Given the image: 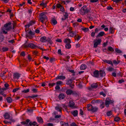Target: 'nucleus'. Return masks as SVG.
<instances>
[{
    "label": "nucleus",
    "mask_w": 126,
    "mask_h": 126,
    "mask_svg": "<svg viewBox=\"0 0 126 126\" xmlns=\"http://www.w3.org/2000/svg\"><path fill=\"white\" fill-rule=\"evenodd\" d=\"M56 8H60V11L62 12H64V7L60 4H57L56 5Z\"/></svg>",
    "instance_id": "8"
},
{
    "label": "nucleus",
    "mask_w": 126,
    "mask_h": 126,
    "mask_svg": "<svg viewBox=\"0 0 126 126\" xmlns=\"http://www.w3.org/2000/svg\"><path fill=\"white\" fill-rule=\"evenodd\" d=\"M79 114L81 115H83V111L81 109L80 110Z\"/></svg>",
    "instance_id": "64"
},
{
    "label": "nucleus",
    "mask_w": 126,
    "mask_h": 126,
    "mask_svg": "<svg viewBox=\"0 0 126 126\" xmlns=\"http://www.w3.org/2000/svg\"><path fill=\"white\" fill-rule=\"evenodd\" d=\"M64 42L65 43H70L71 42V40L70 39L68 38L65 39Z\"/></svg>",
    "instance_id": "35"
},
{
    "label": "nucleus",
    "mask_w": 126,
    "mask_h": 126,
    "mask_svg": "<svg viewBox=\"0 0 126 126\" xmlns=\"http://www.w3.org/2000/svg\"><path fill=\"white\" fill-rule=\"evenodd\" d=\"M77 33V32L76 31H72L69 33L68 36L72 37H75V36H76Z\"/></svg>",
    "instance_id": "9"
},
{
    "label": "nucleus",
    "mask_w": 126,
    "mask_h": 126,
    "mask_svg": "<svg viewBox=\"0 0 126 126\" xmlns=\"http://www.w3.org/2000/svg\"><path fill=\"white\" fill-rule=\"evenodd\" d=\"M40 20L43 23H44V20L47 19V17L45 15V13L42 12L40 14Z\"/></svg>",
    "instance_id": "3"
},
{
    "label": "nucleus",
    "mask_w": 126,
    "mask_h": 126,
    "mask_svg": "<svg viewBox=\"0 0 126 126\" xmlns=\"http://www.w3.org/2000/svg\"><path fill=\"white\" fill-rule=\"evenodd\" d=\"M35 20H32L30 21L29 23L25 25V27L26 28H29V27L32 26L33 24H34L35 23Z\"/></svg>",
    "instance_id": "10"
},
{
    "label": "nucleus",
    "mask_w": 126,
    "mask_h": 126,
    "mask_svg": "<svg viewBox=\"0 0 126 126\" xmlns=\"http://www.w3.org/2000/svg\"><path fill=\"white\" fill-rule=\"evenodd\" d=\"M56 79L64 80L65 79V77L64 76H58Z\"/></svg>",
    "instance_id": "26"
},
{
    "label": "nucleus",
    "mask_w": 126,
    "mask_h": 126,
    "mask_svg": "<svg viewBox=\"0 0 126 126\" xmlns=\"http://www.w3.org/2000/svg\"><path fill=\"white\" fill-rule=\"evenodd\" d=\"M35 34L34 32H32L31 30H30L26 34V36L30 39H31L32 38V35H34Z\"/></svg>",
    "instance_id": "6"
},
{
    "label": "nucleus",
    "mask_w": 126,
    "mask_h": 126,
    "mask_svg": "<svg viewBox=\"0 0 126 126\" xmlns=\"http://www.w3.org/2000/svg\"><path fill=\"white\" fill-rule=\"evenodd\" d=\"M58 97L60 100L64 98L65 95L63 94H60L59 96Z\"/></svg>",
    "instance_id": "32"
},
{
    "label": "nucleus",
    "mask_w": 126,
    "mask_h": 126,
    "mask_svg": "<svg viewBox=\"0 0 126 126\" xmlns=\"http://www.w3.org/2000/svg\"><path fill=\"white\" fill-rule=\"evenodd\" d=\"M75 93H76L75 92H74L72 90L70 89H67L66 92V93L68 95L74 94Z\"/></svg>",
    "instance_id": "13"
},
{
    "label": "nucleus",
    "mask_w": 126,
    "mask_h": 126,
    "mask_svg": "<svg viewBox=\"0 0 126 126\" xmlns=\"http://www.w3.org/2000/svg\"><path fill=\"white\" fill-rule=\"evenodd\" d=\"M68 14L66 12L64 13V14L63 15L64 18H62V20L64 21L66 19H67L68 17Z\"/></svg>",
    "instance_id": "18"
},
{
    "label": "nucleus",
    "mask_w": 126,
    "mask_h": 126,
    "mask_svg": "<svg viewBox=\"0 0 126 126\" xmlns=\"http://www.w3.org/2000/svg\"><path fill=\"white\" fill-rule=\"evenodd\" d=\"M19 89V88H17L14 89L13 90V93H15L17 91H18Z\"/></svg>",
    "instance_id": "57"
},
{
    "label": "nucleus",
    "mask_w": 126,
    "mask_h": 126,
    "mask_svg": "<svg viewBox=\"0 0 126 126\" xmlns=\"http://www.w3.org/2000/svg\"><path fill=\"white\" fill-rule=\"evenodd\" d=\"M48 42L50 44H52L53 42L51 40V39L49 37L47 38L46 39V42Z\"/></svg>",
    "instance_id": "34"
},
{
    "label": "nucleus",
    "mask_w": 126,
    "mask_h": 126,
    "mask_svg": "<svg viewBox=\"0 0 126 126\" xmlns=\"http://www.w3.org/2000/svg\"><path fill=\"white\" fill-rule=\"evenodd\" d=\"M81 29L82 31H84L85 32L88 31L89 30L88 28H81Z\"/></svg>",
    "instance_id": "49"
},
{
    "label": "nucleus",
    "mask_w": 126,
    "mask_h": 126,
    "mask_svg": "<svg viewBox=\"0 0 126 126\" xmlns=\"http://www.w3.org/2000/svg\"><path fill=\"white\" fill-rule=\"evenodd\" d=\"M107 9L108 10H113V8L110 6H108L107 8Z\"/></svg>",
    "instance_id": "59"
},
{
    "label": "nucleus",
    "mask_w": 126,
    "mask_h": 126,
    "mask_svg": "<svg viewBox=\"0 0 126 126\" xmlns=\"http://www.w3.org/2000/svg\"><path fill=\"white\" fill-rule=\"evenodd\" d=\"M29 92V89H28L27 90H24L22 91V92L24 93H26Z\"/></svg>",
    "instance_id": "51"
},
{
    "label": "nucleus",
    "mask_w": 126,
    "mask_h": 126,
    "mask_svg": "<svg viewBox=\"0 0 126 126\" xmlns=\"http://www.w3.org/2000/svg\"><path fill=\"white\" fill-rule=\"evenodd\" d=\"M104 34L105 33L104 32H101L98 34L96 37L97 38L98 37L102 36L104 35Z\"/></svg>",
    "instance_id": "29"
},
{
    "label": "nucleus",
    "mask_w": 126,
    "mask_h": 126,
    "mask_svg": "<svg viewBox=\"0 0 126 126\" xmlns=\"http://www.w3.org/2000/svg\"><path fill=\"white\" fill-rule=\"evenodd\" d=\"M63 82L61 81H59L56 82V84L57 85H60L62 84Z\"/></svg>",
    "instance_id": "55"
},
{
    "label": "nucleus",
    "mask_w": 126,
    "mask_h": 126,
    "mask_svg": "<svg viewBox=\"0 0 126 126\" xmlns=\"http://www.w3.org/2000/svg\"><path fill=\"white\" fill-rule=\"evenodd\" d=\"M71 113L74 116L76 117L78 115V111L76 110H72L71 112Z\"/></svg>",
    "instance_id": "17"
},
{
    "label": "nucleus",
    "mask_w": 126,
    "mask_h": 126,
    "mask_svg": "<svg viewBox=\"0 0 126 126\" xmlns=\"http://www.w3.org/2000/svg\"><path fill=\"white\" fill-rule=\"evenodd\" d=\"M55 109L58 111L61 112L62 110V108L59 105L56 106L55 108Z\"/></svg>",
    "instance_id": "19"
},
{
    "label": "nucleus",
    "mask_w": 126,
    "mask_h": 126,
    "mask_svg": "<svg viewBox=\"0 0 126 126\" xmlns=\"http://www.w3.org/2000/svg\"><path fill=\"white\" fill-rule=\"evenodd\" d=\"M93 108V107L90 104H88L87 105V109L88 111H92V109Z\"/></svg>",
    "instance_id": "22"
},
{
    "label": "nucleus",
    "mask_w": 126,
    "mask_h": 126,
    "mask_svg": "<svg viewBox=\"0 0 126 126\" xmlns=\"http://www.w3.org/2000/svg\"><path fill=\"white\" fill-rule=\"evenodd\" d=\"M89 10L86 5H84L81 8L80 11V13L82 15L87 14L89 12Z\"/></svg>",
    "instance_id": "1"
},
{
    "label": "nucleus",
    "mask_w": 126,
    "mask_h": 126,
    "mask_svg": "<svg viewBox=\"0 0 126 126\" xmlns=\"http://www.w3.org/2000/svg\"><path fill=\"white\" fill-rule=\"evenodd\" d=\"M6 73V72L5 71L3 72L0 74V76L1 77H3L4 76V75Z\"/></svg>",
    "instance_id": "58"
},
{
    "label": "nucleus",
    "mask_w": 126,
    "mask_h": 126,
    "mask_svg": "<svg viewBox=\"0 0 126 126\" xmlns=\"http://www.w3.org/2000/svg\"><path fill=\"white\" fill-rule=\"evenodd\" d=\"M75 104L74 102L72 101H69L68 104V106L70 107L71 108H75Z\"/></svg>",
    "instance_id": "16"
},
{
    "label": "nucleus",
    "mask_w": 126,
    "mask_h": 126,
    "mask_svg": "<svg viewBox=\"0 0 126 126\" xmlns=\"http://www.w3.org/2000/svg\"><path fill=\"white\" fill-rule=\"evenodd\" d=\"M110 103H112L113 102L109 98H107L105 100V105L106 107H108Z\"/></svg>",
    "instance_id": "7"
},
{
    "label": "nucleus",
    "mask_w": 126,
    "mask_h": 126,
    "mask_svg": "<svg viewBox=\"0 0 126 126\" xmlns=\"http://www.w3.org/2000/svg\"><path fill=\"white\" fill-rule=\"evenodd\" d=\"M99 72L98 70H95L93 72V76L96 78L99 77Z\"/></svg>",
    "instance_id": "14"
},
{
    "label": "nucleus",
    "mask_w": 126,
    "mask_h": 126,
    "mask_svg": "<svg viewBox=\"0 0 126 126\" xmlns=\"http://www.w3.org/2000/svg\"><path fill=\"white\" fill-rule=\"evenodd\" d=\"M58 2L60 4H65V2L63 0H60V2L58 1Z\"/></svg>",
    "instance_id": "53"
},
{
    "label": "nucleus",
    "mask_w": 126,
    "mask_h": 126,
    "mask_svg": "<svg viewBox=\"0 0 126 126\" xmlns=\"http://www.w3.org/2000/svg\"><path fill=\"white\" fill-rule=\"evenodd\" d=\"M113 63L115 64H117L120 63V61L118 60L117 61L115 60H113Z\"/></svg>",
    "instance_id": "41"
},
{
    "label": "nucleus",
    "mask_w": 126,
    "mask_h": 126,
    "mask_svg": "<svg viewBox=\"0 0 126 126\" xmlns=\"http://www.w3.org/2000/svg\"><path fill=\"white\" fill-rule=\"evenodd\" d=\"M106 75L105 72L103 71L100 70L99 71V75L101 77H103L105 76Z\"/></svg>",
    "instance_id": "20"
},
{
    "label": "nucleus",
    "mask_w": 126,
    "mask_h": 126,
    "mask_svg": "<svg viewBox=\"0 0 126 126\" xmlns=\"http://www.w3.org/2000/svg\"><path fill=\"white\" fill-rule=\"evenodd\" d=\"M46 37L45 36H43L40 39V41L42 42H46Z\"/></svg>",
    "instance_id": "24"
},
{
    "label": "nucleus",
    "mask_w": 126,
    "mask_h": 126,
    "mask_svg": "<svg viewBox=\"0 0 126 126\" xmlns=\"http://www.w3.org/2000/svg\"><path fill=\"white\" fill-rule=\"evenodd\" d=\"M9 48L6 47H3L2 48V50L3 52L6 51L8 50Z\"/></svg>",
    "instance_id": "46"
},
{
    "label": "nucleus",
    "mask_w": 126,
    "mask_h": 126,
    "mask_svg": "<svg viewBox=\"0 0 126 126\" xmlns=\"http://www.w3.org/2000/svg\"><path fill=\"white\" fill-rule=\"evenodd\" d=\"M13 78L14 79H18L20 76V74L19 73H16L14 74L13 75Z\"/></svg>",
    "instance_id": "12"
},
{
    "label": "nucleus",
    "mask_w": 126,
    "mask_h": 126,
    "mask_svg": "<svg viewBox=\"0 0 126 126\" xmlns=\"http://www.w3.org/2000/svg\"><path fill=\"white\" fill-rule=\"evenodd\" d=\"M103 61L104 62L106 63H108V64H110L111 63V61L110 60H103Z\"/></svg>",
    "instance_id": "42"
},
{
    "label": "nucleus",
    "mask_w": 126,
    "mask_h": 126,
    "mask_svg": "<svg viewBox=\"0 0 126 126\" xmlns=\"http://www.w3.org/2000/svg\"><path fill=\"white\" fill-rule=\"evenodd\" d=\"M60 124L62 126H68L69 124L68 123H65L63 121L60 122Z\"/></svg>",
    "instance_id": "27"
},
{
    "label": "nucleus",
    "mask_w": 126,
    "mask_h": 126,
    "mask_svg": "<svg viewBox=\"0 0 126 126\" xmlns=\"http://www.w3.org/2000/svg\"><path fill=\"white\" fill-rule=\"evenodd\" d=\"M29 126H38V125L37 122L35 121H33L32 122L31 121H30V122L29 123Z\"/></svg>",
    "instance_id": "15"
},
{
    "label": "nucleus",
    "mask_w": 126,
    "mask_h": 126,
    "mask_svg": "<svg viewBox=\"0 0 126 126\" xmlns=\"http://www.w3.org/2000/svg\"><path fill=\"white\" fill-rule=\"evenodd\" d=\"M86 65L84 64H82L80 66V69L81 70H84L86 69Z\"/></svg>",
    "instance_id": "31"
},
{
    "label": "nucleus",
    "mask_w": 126,
    "mask_h": 126,
    "mask_svg": "<svg viewBox=\"0 0 126 126\" xmlns=\"http://www.w3.org/2000/svg\"><path fill=\"white\" fill-rule=\"evenodd\" d=\"M114 31L113 28L112 27H110V33L112 34L114 33Z\"/></svg>",
    "instance_id": "37"
},
{
    "label": "nucleus",
    "mask_w": 126,
    "mask_h": 126,
    "mask_svg": "<svg viewBox=\"0 0 126 126\" xmlns=\"http://www.w3.org/2000/svg\"><path fill=\"white\" fill-rule=\"evenodd\" d=\"M70 44V43H68L66 44L65 46L66 48L69 49H70L71 47V46Z\"/></svg>",
    "instance_id": "40"
},
{
    "label": "nucleus",
    "mask_w": 126,
    "mask_h": 126,
    "mask_svg": "<svg viewBox=\"0 0 126 126\" xmlns=\"http://www.w3.org/2000/svg\"><path fill=\"white\" fill-rule=\"evenodd\" d=\"M108 50L113 52L114 51V50L112 47H109L108 48Z\"/></svg>",
    "instance_id": "43"
},
{
    "label": "nucleus",
    "mask_w": 126,
    "mask_h": 126,
    "mask_svg": "<svg viewBox=\"0 0 126 126\" xmlns=\"http://www.w3.org/2000/svg\"><path fill=\"white\" fill-rule=\"evenodd\" d=\"M4 118L6 119H9L10 117V115L8 113H6L4 115Z\"/></svg>",
    "instance_id": "23"
},
{
    "label": "nucleus",
    "mask_w": 126,
    "mask_h": 126,
    "mask_svg": "<svg viewBox=\"0 0 126 126\" xmlns=\"http://www.w3.org/2000/svg\"><path fill=\"white\" fill-rule=\"evenodd\" d=\"M101 40V39H98L97 40H94V47L95 48H96L97 46L100 44Z\"/></svg>",
    "instance_id": "5"
},
{
    "label": "nucleus",
    "mask_w": 126,
    "mask_h": 126,
    "mask_svg": "<svg viewBox=\"0 0 126 126\" xmlns=\"http://www.w3.org/2000/svg\"><path fill=\"white\" fill-rule=\"evenodd\" d=\"M11 23L9 22L5 24L4 27L5 28V30L7 31H9L12 29V26L11 25Z\"/></svg>",
    "instance_id": "4"
},
{
    "label": "nucleus",
    "mask_w": 126,
    "mask_h": 126,
    "mask_svg": "<svg viewBox=\"0 0 126 126\" xmlns=\"http://www.w3.org/2000/svg\"><path fill=\"white\" fill-rule=\"evenodd\" d=\"M77 35L75 36L74 37V39L75 40L77 41H78L81 38V36H79V35L77 34Z\"/></svg>",
    "instance_id": "28"
},
{
    "label": "nucleus",
    "mask_w": 126,
    "mask_h": 126,
    "mask_svg": "<svg viewBox=\"0 0 126 126\" xmlns=\"http://www.w3.org/2000/svg\"><path fill=\"white\" fill-rule=\"evenodd\" d=\"M107 114L108 116H110L112 114V112L111 111H109L107 112Z\"/></svg>",
    "instance_id": "47"
},
{
    "label": "nucleus",
    "mask_w": 126,
    "mask_h": 126,
    "mask_svg": "<svg viewBox=\"0 0 126 126\" xmlns=\"http://www.w3.org/2000/svg\"><path fill=\"white\" fill-rule=\"evenodd\" d=\"M100 107L101 109H102L104 107V103L103 102H102L101 104L100 105Z\"/></svg>",
    "instance_id": "54"
},
{
    "label": "nucleus",
    "mask_w": 126,
    "mask_h": 126,
    "mask_svg": "<svg viewBox=\"0 0 126 126\" xmlns=\"http://www.w3.org/2000/svg\"><path fill=\"white\" fill-rule=\"evenodd\" d=\"M120 120V118L118 117H117L114 119V121L116 122L119 121Z\"/></svg>",
    "instance_id": "48"
},
{
    "label": "nucleus",
    "mask_w": 126,
    "mask_h": 126,
    "mask_svg": "<svg viewBox=\"0 0 126 126\" xmlns=\"http://www.w3.org/2000/svg\"><path fill=\"white\" fill-rule=\"evenodd\" d=\"M30 120L29 119H27L25 121H22L20 122L21 124L23 125H25L26 126H29V123L30 122Z\"/></svg>",
    "instance_id": "11"
},
{
    "label": "nucleus",
    "mask_w": 126,
    "mask_h": 126,
    "mask_svg": "<svg viewBox=\"0 0 126 126\" xmlns=\"http://www.w3.org/2000/svg\"><path fill=\"white\" fill-rule=\"evenodd\" d=\"M32 91L33 93H36L37 92L38 89H37L33 88L32 89Z\"/></svg>",
    "instance_id": "44"
},
{
    "label": "nucleus",
    "mask_w": 126,
    "mask_h": 126,
    "mask_svg": "<svg viewBox=\"0 0 126 126\" xmlns=\"http://www.w3.org/2000/svg\"><path fill=\"white\" fill-rule=\"evenodd\" d=\"M98 108L96 107H93V108L92 109V111L93 112H94L97 111Z\"/></svg>",
    "instance_id": "39"
},
{
    "label": "nucleus",
    "mask_w": 126,
    "mask_h": 126,
    "mask_svg": "<svg viewBox=\"0 0 126 126\" xmlns=\"http://www.w3.org/2000/svg\"><path fill=\"white\" fill-rule=\"evenodd\" d=\"M36 119L37 120V122L40 124H43V121L42 118L41 117H37Z\"/></svg>",
    "instance_id": "21"
},
{
    "label": "nucleus",
    "mask_w": 126,
    "mask_h": 126,
    "mask_svg": "<svg viewBox=\"0 0 126 126\" xmlns=\"http://www.w3.org/2000/svg\"><path fill=\"white\" fill-rule=\"evenodd\" d=\"M23 47L25 48H30L31 49H35L37 46L33 43H26L23 45Z\"/></svg>",
    "instance_id": "2"
},
{
    "label": "nucleus",
    "mask_w": 126,
    "mask_h": 126,
    "mask_svg": "<svg viewBox=\"0 0 126 126\" xmlns=\"http://www.w3.org/2000/svg\"><path fill=\"white\" fill-rule=\"evenodd\" d=\"M72 82V80L70 79L66 80V84L67 85H71Z\"/></svg>",
    "instance_id": "36"
},
{
    "label": "nucleus",
    "mask_w": 126,
    "mask_h": 126,
    "mask_svg": "<svg viewBox=\"0 0 126 126\" xmlns=\"http://www.w3.org/2000/svg\"><path fill=\"white\" fill-rule=\"evenodd\" d=\"M70 126H77V125L74 122L72 123L70 125Z\"/></svg>",
    "instance_id": "62"
},
{
    "label": "nucleus",
    "mask_w": 126,
    "mask_h": 126,
    "mask_svg": "<svg viewBox=\"0 0 126 126\" xmlns=\"http://www.w3.org/2000/svg\"><path fill=\"white\" fill-rule=\"evenodd\" d=\"M38 96V95H33L32 96H29L28 97L30 98H34L35 97H37Z\"/></svg>",
    "instance_id": "56"
},
{
    "label": "nucleus",
    "mask_w": 126,
    "mask_h": 126,
    "mask_svg": "<svg viewBox=\"0 0 126 126\" xmlns=\"http://www.w3.org/2000/svg\"><path fill=\"white\" fill-rule=\"evenodd\" d=\"M6 99L7 102L11 103L12 102V98L10 97H8L6 98Z\"/></svg>",
    "instance_id": "33"
},
{
    "label": "nucleus",
    "mask_w": 126,
    "mask_h": 126,
    "mask_svg": "<svg viewBox=\"0 0 126 126\" xmlns=\"http://www.w3.org/2000/svg\"><path fill=\"white\" fill-rule=\"evenodd\" d=\"M69 30H68V31L69 32V33L72 31L73 28L71 27H70L69 28Z\"/></svg>",
    "instance_id": "60"
},
{
    "label": "nucleus",
    "mask_w": 126,
    "mask_h": 126,
    "mask_svg": "<svg viewBox=\"0 0 126 126\" xmlns=\"http://www.w3.org/2000/svg\"><path fill=\"white\" fill-rule=\"evenodd\" d=\"M46 4L45 3H44V2H42L41 4H40V5H41L43 7H45Z\"/></svg>",
    "instance_id": "63"
},
{
    "label": "nucleus",
    "mask_w": 126,
    "mask_h": 126,
    "mask_svg": "<svg viewBox=\"0 0 126 126\" xmlns=\"http://www.w3.org/2000/svg\"><path fill=\"white\" fill-rule=\"evenodd\" d=\"M98 86L97 83H94L91 84V87L93 88H96L98 87Z\"/></svg>",
    "instance_id": "25"
},
{
    "label": "nucleus",
    "mask_w": 126,
    "mask_h": 126,
    "mask_svg": "<svg viewBox=\"0 0 126 126\" xmlns=\"http://www.w3.org/2000/svg\"><path fill=\"white\" fill-rule=\"evenodd\" d=\"M115 51L117 53H120L122 52L121 50L118 48H115Z\"/></svg>",
    "instance_id": "45"
},
{
    "label": "nucleus",
    "mask_w": 126,
    "mask_h": 126,
    "mask_svg": "<svg viewBox=\"0 0 126 126\" xmlns=\"http://www.w3.org/2000/svg\"><path fill=\"white\" fill-rule=\"evenodd\" d=\"M51 23L53 25H55L57 23V22L55 19H52L51 20Z\"/></svg>",
    "instance_id": "30"
},
{
    "label": "nucleus",
    "mask_w": 126,
    "mask_h": 126,
    "mask_svg": "<svg viewBox=\"0 0 126 126\" xmlns=\"http://www.w3.org/2000/svg\"><path fill=\"white\" fill-rule=\"evenodd\" d=\"M45 126H54V125L52 123H48L46 124Z\"/></svg>",
    "instance_id": "50"
},
{
    "label": "nucleus",
    "mask_w": 126,
    "mask_h": 126,
    "mask_svg": "<svg viewBox=\"0 0 126 126\" xmlns=\"http://www.w3.org/2000/svg\"><path fill=\"white\" fill-rule=\"evenodd\" d=\"M56 83H49L48 84V85L50 87L53 86H54L55 85Z\"/></svg>",
    "instance_id": "52"
},
{
    "label": "nucleus",
    "mask_w": 126,
    "mask_h": 126,
    "mask_svg": "<svg viewBox=\"0 0 126 126\" xmlns=\"http://www.w3.org/2000/svg\"><path fill=\"white\" fill-rule=\"evenodd\" d=\"M107 70L109 72H111L112 71H114V69L110 67H109L108 68H107Z\"/></svg>",
    "instance_id": "38"
},
{
    "label": "nucleus",
    "mask_w": 126,
    "mask_h": 126,
    "mask_svg": "<svg viewBox=\"0 0 126 126\" xmlns=\"http://www.w3.org/2000/svg\"><path fill=\"white\" fill-rule=\"evenodd\" d=\"M100 94L102 95L104 97H105L106 95V94L103 92H100Z\"/></svg>",
    "instance_id": "61"
}]
</instances>
